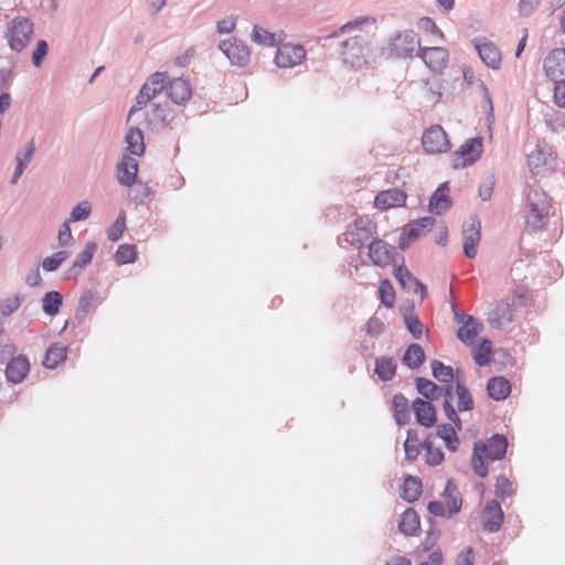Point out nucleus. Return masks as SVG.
<instances>
[{"label":"nucleus","mask_w":565,"mask_h":565,"mask_svg":"<svg viewBox=\"0 0 565 565\" xmlns=\"http://www.w3.org/2000/svg\"><path fill=\"white\" fill-rule=\"evenodd\" d=\"M90 212V203L88 201H82L76 206L73 207L70 218H67V221L71 223L85 221L89 217Z\"/></svg>","instance_id":"obj_54"},{"label":"nucleus","mask_w":565,"mask_h":565,"mask_svg":"<svg viewBox=\"0 0 565 565\" xmlns=\"http://www.w3.org/2000/svg\"><path fill=\"white\" fill-rule=\"evenodd\" d=\"M419 46L418 34L412 29H406L391 35L382 53L390 58L406 60L415 56Z\"/></svg>","instance_id":"obj_4"},{"label":"nucleus","mask_w":565,"mask_h":565,"mask_svg":"<svg viewBox=\"0 0 565 565\" xmlns=\"http://www.w3.org/2000/svg\"><path fill=\"white\" fill-rule=\"evenodd\" d=\"M406 199L407 194L403 190L388 189L376 194L374 205L380 210H388L405 205Z\"/></svg>","instance_id":"obj_26"},{"label":"nucleus","mask_w":565,"mask_h":565,"mask_svg":"<svg viewBox=\"0 0 565 565\" xmlns=\"http://www.w3.org/2000/svg\"><path fill=\"white\" fill-rule=\"evenodd\" d=\"M552 199L541 189H530L524 205V225L529 233L543 232L550 222Z\"/></svg>","instance_id":"obj_2"},{"label":"nucleus","mask_w":565,"mask_h":565,"mask_svg":"<svg viewBox=\"0 0 565 565\" xmlns=\"http://www.w3.org/2000/svg\"><path fill=\"white\" fill-rule=\"evenodd\" d=\"M413 409L415 413L416 420L419 425L430 428L436 425V411L433 404L422 398H416L413 402Z\"/></svg>","instance_id":"obj_29"},{"label":"nucleus","mask_w":565,"mask_h":565,"mask_svg":"<svg viewBox=\"0 0 565 565\" xmlns=\"http://www.w3.org/2000/svg\"><path fill=\"white\" fill-rule=\"evenodd\" d=\"M443 408L445 412V415L449 422L452 423V425L458 429L461 430L462 423L460 417L458 416L455 407L452 406L451 402L444 401Z\"/></svg>","instance_id":"obj_63"},{"label":"nucleus","mask_w":565,"mask_h":565,"mask_svg":"<svg viewBox=\"0 0 565 565\" xmlns=\"http://www.w3.org/2000/svg\"><path fill=\"white\" fill-rule=\"evenodd\" d=\"M402 362L411 370H416L425 362V352L418 343H412L407 347L402 358Z\"/></svg>","instance_id":"obj_39"},{"label":"nucleus","mask_w":565,"mask_h":565,"mask_svg":"<svg viewBox=\"0 0 565 565\" xmlns=\"http://www.w3.org/2000/svg\"><path fill=\"white\" fill-rule=\"evenodd\" d=\"M287 38L284 30L270 32L263 26L255 24L252 29L250 40L257 45L266 47H278Z\"/></svg>","instance_id":"obj_24"},{"label":"nucleus","mask_w":565,"mask_h":565,"mask_svg":"<svg viewBox=\"0 0 565 565\" xmlns=\"http://www.w3.org/2000/svg\"><path fill=\"white\" fill-rule=\"evenodd\" d=\"M404 322L407 330L415 339H420L423 337L424 324L413 310L404 315Z\"/></svg>","instance_id":"obj_51"},{"label":"nucleus","mask_w":565,"mask_h":565,"mask_svg":"<svg viewBox=\"0 0 565 565\" xmlns=\"http://www.w3.org/2000/svg\"><path fill=\"white\" fill-rule=\"evenodd\" d=\"M307 60V50L302 44L282 42L275 52V65L287 70L301 65Z\"/></svg>","instance_id":"obj_9"},{"label":"nucleus","mask_w":565,"mask_h":565,"mask_svg":"<svg viewBox=\"0 0 565 565\" xmlns=\"http://www.w3.org/2000/svg\"><path fill=\"white\" fill-rule=\"evenodd\" d=\"M22 300L23 298L20 295H15L12 298L6 299L0 303V315L2 317L10 316L20 308Z\"/></svg>","instance_id":"obj_59"},{"label":"nucleus","mask_w":565,"mask_h":565,"mask_svg":"<svg viewBox=\"0 0 565 565\" xmlns=\"http://www.w3.org/2000/svg\"><path fill=\"white\" fill-rule=\"evenodd\" d=\"M126 230V216H125V213L121 212L118 217L116 218V221L114 222V224L110 226V228L107 231V237L109 241L111 242H117L124 231Z\"/></svg>","instance_id":"obj_58"},{"label":"nucleus","mask_w":565,"mask_h":565,"mask_svg":"<svg viewBox=\"0 0 565 565\" xmlns=\"http://www.w3.org/2000/svg\"><path fill=\"white\" fill-rule=\"evenodd\" d=\"M508 448V439L501 434H494L484 443L476 441L471 459L473 471L481 478L488 476V467L484 463L483 455L491 460H501Z\"/></svg>","instance_id":"obj_3"},{"label":"nucleus","mask_w":565,"mask_h":565,"mask_svg":"<svg viewBox=\"0 0 565 565\" xmlns=\"http://www.w3.org/2000/svg\"><path fill=\"white\" fill-rule=\"evenodd\" d=\"M374 364V373L382 382H388L396 375L397 362L393 356H379Z\"/></svg>","instance_id":"obj_33"},{"label":"nucleus","mask_w":565,"mask_h":565,"mask_svg":"<svg viewBox=\"0 0 565 565\" xmlns=\"http://www.w3.org/2000/svg\"><path fill=\"white\" fill-rule=\"evenodd\" d=\"M376 225L369 217H356L347 231L338 236V244L347 247L362 248L376 236Z\"/></svg>","instance_id":"obj_7"},{"label":"nucleus","mask_w":565,"mask_h":565,"mask_svg":"<svg viewBox=\"0 0 565 565\" xmlns=\"http://www.w3.org/2000/svg\"><path fill=\"white\" fill-rule=\"evenodd\" d=\"M396 256V247L384 239L373 238L369 243V258L375 266L386 267L395 262Z\"/></svg>","instance_id":"obj_16"},{"label":"nucleus","mask_w":565,"mask_h":565,"mask_svg":"<svg viewBox=\"0 0 565 565\" xmlns=\"http://www.w3.org/2000/svg\"><path fill=\"white\" fill-rule=\"evenodd\" d=\"M35 142H34V139H31L24 150L22 151H18L15 153V162L17 164L23 167V168H26L29 166V163L31 162L34 153H35Z\"/></svg>","instance_id":"obj_57"},{"label":"nucleus","mask_w":565,"mask_h":565,"mask_svg":"<svg viewBox=\"0 0 565 565\" xmlns=\"http://www.w3.org/2000/svg\"><path fill=\"white\" fill-rule=\"evenodd\" d=\"M422 448L426 451V463L435 467L444 461V452L440 448H434V436L429 435L422 444Z\"/></svg>","instance_id":"obj_47"},{"label":"nucleus","mask_w":565,"mask_h":565,"mask_svg":"<svg viewBox=\"0 0 565 565\" xmlns=\"http://www.w3.org/2000/svg\"><path fill=\"white\" fill-rule=\"evenodd\" d=\"M422 444L418 433L415 429H408L406 440L404 443L405 459L414 462L420 454Z\"/></svg>","instance_id":"obj_42"},{"label":"nucleus","mask_w":565,"mask_h":565,"mask_svg":"<svg viewBox=\"0 0 565 565\" xmlns=\"http://www.w3.org/2000/svg\"><path fill=\"white\" fill-rule=\"evenodd\" d=\"M384 330L385 326L383 321L375 316H372L365 323V332L367 335L372 338L380 337L384 332Z\"/></svg>","instance_id":"obj_60"},{"label":"nucleus","mask_w":565,"mask_h":565,"mask_svg":"<svg viewBox=\"0 0 565 565\" xmlns=\"http://www.w3.org/2000/svg\"><path fill=\"white\" fill-rule=\"evenodd\" d=\"M540 3L541 0H520L518 3L519 15L523 18L530 17Z\"/></svg>","instance_id":"obj_62"},{"label":"nucleus","mask_w":565,"mask_h":565,"mask_svg":"<svg viewBox=\"0 0 565 565\" xmlns=\"http://www.w3.org/2000/svg\"><path fill=\"white\" fill-rule=\"evenodd\" d=\"M114 259L117 265L132 264L138 259V250L134 244H121L118 246Z\"/></svg>","instance_id":"obj_48"},{"label":"nucleus","mask_w":565,"mask_h":565,"mask_svg":"<svg viewBox=\"0 0 565 565\" xmlns=\"http://www.w3.org/2000/svg\"><path fill=\"white\" fill-rule=\"evenodd\" d=\"M433 376L440 383L449 384L455 380L454 369L441 361L434 360L430 364Z\"/></svg>","instance_id":"obj_49"},{"label":"nucleus","mask_w":565,"mask_h":565,"mask_svg":"<svg viewBox=\"0 0 565 565\" xmlns=\"http://www.w3.org/2000/svg\"><path fill=\"white\" fill-rule=\"evenodd\" d=\"M483 151L482 138L467 139L454 153V168H463L473 164L480 159Z\"/></svg>","instance_id":"obj_12"},{"label":"nucleus","mask_w":565,"mask_h":565,"mask_svg":"<svg viewBox=\"0 0 565 565\" xmlns=\"http://www.w3.org/2000/svg\"><path fill=\"white\" fill-rule=\"evenodd\" d=\"M34 34V23L28 17L17 15L6 23L4 39L12 52L24 51Z\"/></svg>","instance_id":"obj_5"},{"label":"nucleus","mask_w":565,"mask_h":565,"mask_svg":"<svg viewBox=\"0 0 565 565\" xmlns=\"http://www.w3.org/2000/svg\"><path fill=\"white\" fill-rule=\"evenodd\" d=\"M482 526L489 533H497L503 523L504 513L497 500L487 502L482 510Z\"/></svg>","instance_id":"obj_23"},{"label":"nucleus","mask_w":565,"mask_h":565,"mask_svg":"<svg viewBox=\"0 0 565 565\" xmlns=\"http://www.w3.org/2000/svg\"><path fill=\"white\" fill-rule=\"evenodd\" d=\"M423 492V484L419 478L407 476L401 489V497L407 502H415Z\"/></svg>","instance_id":"obj_38"},{"label":"nucleus","mask_w":565,"mask_h":565,"mask_svg":"<svg viewBox=\"0 0 565 565\" xmlns=\"http://www.w3.org/2000/svg\"><path fill=\"white\" fill-rule=\"evenodd\" d=\"M554 163L552 149L545 142H539L527 156L529 168L537 175L552 171Z\"/></svg>","instance_id":"obj_10"},{"label":"nucleus","mask_w":565,"mask_h":565,"mask_svg":"<svg viewBox=\"0 0 565 565\" xmlns=\"http://www.w3.org/2000/svg\"><path fill=\"white\" fill-rule=\"evenodd\" d=\"M100 303L102 298L97 292L92 290L84 291L79 297L78 305L75 310V319L78 322H83Z\"/></svg>","instance_id":"obj_30"},{"label":"nucleus","mask_w":565,"mask_h":565,"mask_svg":"<svg viewBox=\"0 0 565 565\" xmlns=\"http://www.w3.org/2000/svg\"><path fill=\"white\" fill-rule=\"evenodd\" d=\"M394 276L405 291L425 297L426 287L404 265L396 266Z\"/></svg>","instance_id":"obj_27"},{"label":"nucleus","mask_w":565,"mask_h":565,"mask_svg":"<svg viewBox=\"0 0 565 565\" xmlns=\"http://www.w3.org/2000/svg\"><path fill=\"white\" fill-rule=\"evenodd\" d=\"M169 75L167 72H154L151 74L143 85L141 86L136 103L129 110V117L141 110L150 100L156 98L162 90L166 92Z\"/></svg>","instance_id":"obj_8"},{"label":"nucleus","mask_w":565,"mask_h":565,"mask_svg":"<svg viewBox=\"0 0 565 565\" xmlns=\"http://www.w3.org/2000/svg\"><path fill=\"white\" fill-rule=\"evenodd\" d=\"M376 20L370 15L352 19L326 36V39H341L339 42V56L341 62L353 70H361L367 64L371 53Z\"/></svg>","instance_id":"obj_1"},{"label":"nucleus","mask_w":565,"mask_h":565,"mask_svg":"<svg viewBox=\"0 0 565 565\" xmlns=\"http://www.w3.org/2000/svg\"><path fill=\"white\" fill-rule=\"evenodd\" d=\"M422 143L428 153L446 152L451 147L446 131L439 125L431 126L423 134Z\"/></svg>","instance_id":"obj_15"},{"label":"nucleus","mask_w":565,"mask_h":565,"mask_svg":"<svg viewBox=\"0 0 565 565\" xmlns=\"http://www.w3.org/2000/svg\"><path fill=\"white\" fill-rule=\"evenodd\" d=\"M554 102L558 107L565 108V79L554 81Z\"/></svg>","instance_id":"obj_64"},{"label":"nucleus","mask_w":565,"mask_h":565,"mask_svg":"<svg viewBox=\"0 0 565 565\" xmlns=\"http://www.w3.org/2000/svg\"><path fill=\"white\" fill-rule=\"evenodd\" d=\"M441 498L444 502L434 500L428 503L427 509L433 515L451 519L461 511L462 497L454 478L447 480Z\"/></svg>","instance_id":"obj_6"},{"label":"nucleus","mask_w":565,"mask_h":565,"mask_svg":"<svg viewBox=\"0 0 565 565\" xmlns=\"http://www.w3.org/2000/svg\"><path fill=\"white\" fill-rule=\"evenodd\" d=\"M416 56L422 58L425 65L434 73L440 72L446 67L449 58L448 50L440 46L422 47L416 52Z\"/></svg>","instance_id":"obj_19"},{"label":"nucleus","mask_w":565,"mask_h":565,"mask_svg":"<svg viewBox=\"0 0 565 565\" xmlns=\"http://www.w3.org/2000/svg\"><path fill=\"white\" fill-rule=\"evenodd\" d=\"M392 404L395 422L399 426L408 424L411 420L408 399L402 393H397L393 396Z\"/></svg>","instance_id":"obj_37"},{"label":"nucleus","mask_w":565,"mask_h":565,"mask_svg":"<svg viewBox=\"0 0 565 565\" xmlns=\"http://www.w3.org/2000/svg\"><path fill=\"white\" fill-rule=\"evenodd\" d=\"M126 150L134 156H142L145 152L143 132L138 127H131L125 136Z\"/></svg>","instance_id":"obj_36"},{"label":"nucleus","mask_w":565,"mask_h":565,"mask_svg":"<svg viewBox=\"0 0 565 565\" xmlns=\"http://www.w3.org/2000/svg\"><path fill=\"white\" fill-rule=\"evenodd\" d=\"M173 119L174 113L168 104H154L148 121L156 128H162Z\"/></svg>","instance_id":"obj_35"},{"label":"nucleus","mask_w":565,"mask_h":565,"mask_svg":"<svg viewBox=\"0 0 565 565\" xmlns=\"http://www.w3.org/2000/svg\"><path fill=\"white\" fill-rule=\"evenodd\" d=\"M68 257L70 253L67 250H60L52 256L44 258L42 262V268L47 273L55 271Z\"/></svg>","instance_id":"obj_52"},{"label":"nucleus","mask_w":565,"mask_h":565,"mask_svg":"<svg viewBox=\"0 0 565 565\" xmlns=\"http://www.w3.org/2000/svg\"><path fill=\"white\" fill-rule=\"evenodd\" d=\"M456 394L458 397V411L459 412H468L473 409L475 402L472 398V395L468 387L466 386L465 382L456 379Z\"/></svg>","instance_id":"obj_45"},{"label":"nucleus","mask_w":565,"mask_h":565,"mask_svg":"<svg viewBox=\"0 0 565 565\" xmlns=\"http://www.w3.org/2000/svg\"><path fill=\"white\" fill-rule=\"evenodd\" d=\"M491 342L487 339H483L478 349L473 354V359L476 363L480 366H484L491 361Z\"/></svg>","instance_id":"obj_53"},{"label":"nucleus","mask_w":565,"mask_h":565,"mask_svg":"<svg viewBox=\"0 0 565 565\" xmlns=\"http://www.w3.org/2000/svg\"><path fill=\"white\" fill-rule=\"evenodd\" d=\"M545 75L552 81L565 79V49H554L544 60Z\"/></svg>","instance_id":"obj_20"},{"label":"nucleus","mask_w":565,"mask_h":565,"mask_svg":"<svg viewBox=\"0 0 565 565\" xmlns=\"http://www.w3.org/2000/svg\"><path fill=\"white\" fill-rule=\"evenodd\" d=\"M218 49L234 66L242 67L249 63L250 52L248 46L236 38L221 41Z\"/></svg>","instance_id":"obj_13"},{"label":"nucleus","mask_w":565,"mask_h":565,"mask_svg":"<svg viewBox=\"0 0 565 565\" xmlns=\"http://www.w3.org/2000/svg\"><path fill=\"white\" fill-rule=\"evenodd\" d=\"M66 355H67V349L65 345H63L61 343H53L46 350V353H45V356L43 360V365L46 369H54L58 364H61L62 362L65 361Z\"/></svg>","instance_id":"obj_40"},{"label":"nucleus","mask_w":565,"mask_h":565,"mask_svg":"<svg viewBox=\"0 0 565 565\" xmlns=\"http://www.w3.org/2000/svg\"><path fill=\"white\" fill-rule=\"evenodd\" d=\"M398 530L406 536H416L419 533V515L413 508H408L402 513Z\"/></svg>","instance_id":"obj_32"},{"label":"nucleus","mask_w":565,"mask_h":565,"mask_svg":"<svg viewBox=\"0 0 565 565\" xmlns=\"http://www.w3.org/2000/svg\"><path fill=\"white\" fill-rule=\"evenodd\" d=\"M481 239V222L478 216L472 215L462 228L463 254L472 259L478 254V245Z\"/></svg>","instance_id":"obj_14"},{"label":"nucleus","mask_w":565,"mask_h":565,"mask_svg":"<svg viewBox=\"0 0 565 565\" xmlns=\"http://www.w3.org/2000/svg\"><path fill=\"white\" fill-rule=\"evenodd\" d=\"M458 429L450 424H443L437 427V436L445 441L446 447L455 452L459 447Z\"/></svg>","instance_id":"obj_44"},{"label":"nucleus","mask_w":565,"mask_h":565,"mask_svg":"<svg viewBox=\"0 0 565 565\" xmlns=\"http://www.w3.org/2000/svg\"><path fill=\"white\" fill-rule=\"evenodd\" d=\"M138 175V162L129 156L124 154L117 164V179L121 185L132 186Z\"/></svg>","instance_id":"obj_25"},{"label":"nucleus","mask_w":565,"mask_h":565,"mask_svg":"<svg viewBox=\"0 0 565 565\" xmlns=\"http://www.w3.org/2000/svg\"><path fill=\"white\" fill-rule=\"evenodd\" d=\"M30 372V361L26 355L19 354L7 363L4 373L8 382L17 385L22 383Z\"/></svg>","instance_id":"obj_21"},{"label":"nucleus","mask_w":565,"mask_h":565,"mask_svg":"<svg viewBox=\"0 0 565 565\" xmlns=\"http://www.w3.org/2000/svg\"><path fill=\"white\" fill-rule=\"evenodd\" d=\"M488 395L494 401H503L511 393V384L503 376L491 377L487 383Z\"/></svg>","instance_id":"obj_34"},{"label":"nucleus","mask_w":565,"mask_h":565,"mask_svg":"<svg viewBox=\"0 0 565 565\" xmlns=\"http://www.w3.org/2000/svg\"><path fill=\"white\" fill-rule=\"evenodd\" d=\"M449 192V183L443 182L433 193L429 204L428 211L434 215H440L441 213L449 210L452 205V200L448 195Z\"/></svg>","instance_id":"obj_28"},{"label":"nucleus","mask_w":565,"mask_h":565,"mask_svg":"<svg viewBox=\"0 0 565 565\" xmlns=\"http://www.w3.org/2000/svg\"><path fill=\"white\" fill-rule=\"evenodd\" d=\"M473 46L479 57L486 66L492 70H499L502 61L499 47L484 36H478L472 40Z\"/></svg>","instance_id":"obj_18"},{"label":"nucleus","mask_w":565,"mask_h":565,"mask_svg":"<svg viewBox=\"0 0 565 565\" xmlns=\"http://www.w3.org/2000/svg\"><path fill=\"white\" fill-rule=\"evenodd\" d=\"M166 94L175 105H185L192 96L191 83L183 77L168 79Z\"/></svg>","instance_id":"obj_22"},{"label":"nucleus","mask_w":565,"mask_h":565,"mask_svg":"<svg viewBox=\"0 0 565 565\" xmlns=\"http://www.w3.org/2000/svg\"><path fill=\"white\" fill-rule=\"evenodd\" d=\"M435 223L436 220L431 216H425L408 223L403 227V231L399 235L398 247L402 250L406 249L414 241L429 233L433 230Z\"/></svg>","instance_id":"obj_11"},{"label":"nucleus","mask_w":565,"mask_h":565,"mask_svg":"<svg viewBox=\"0 0 565 565\" xmlns=\"http://www.w3.org/2000/svg\"><path fill=\"white\" fill-rule=\"evenodd\" d=\"M97 250V245L94 242L86 243L84 249L77 254L75 257L72 267L66 273V279L77 277L81 275L83 269L92 263L95 252Z\"/></svg>","instance_id":"obj_31"},{"label":"nucleus","mask_w":565,"mask_h":565,"mask_svg":"<svg viewBox=\"0 0 565 565\" xmlns=\"http://www.w3.org/2000/svg\"><path fill=\"white\" fill-rule=\"evenodd\" d=\"M415 382L417 392L426 397L428 402L439 398L443 394V387L430 380L416 377Z\"/></svg>","instance_id":"obj_43"},{"label":"nucleus","mask_w":565,"mask_h":565,"mask_svg":"<svg viewBox=\"0 0 565 565\" xmlns=\"http://www.w3.org/2000/svg\"><path fill=\"white\" fill-rule=\"evenodd\" d=\"M49 45L45 40H40L32 54V63L35 67H40L47 55Z\"/></svg>","instance_id":"obj_61"},{"label":"nucleus","mask_w":565,"mask_h":565,"mask_svg":"<svg viewBox=\"0 0 565 565\" xmlns=\"http://www.w3.org/2000/svg\"><path fill=\"white\" fill-rule=\"evenodd\" d=\"M426 89V98L431 104H437L441 100L443 97V81L438 77H434L433 79H428L425 83Z\"/></svg>","instance_id":"obj_50"},{"label":"nucleus","mask_w":565,"mask_h":565,"mask_svg":"<svg viewBox=\"0 0 565 565\" xmlns=\"http://www.w3.org/2000/svg\"><path fill=\"white\" fill-rule=\"evenodd\" d=\"M455 318L461 327L457 330V338L466 345H471L476 337L482 331V324L471 315L459 312L452 305Z\"/></svg>","instance_id":"obj_17"},{"label":"nucleus","mask_w":565,"mask_h":565,"mask_svg":"<svg viewBox=\"0 0 565 565\" xmlns=\"http://www.w3.org/2000/svg\"><path fill=\"white\" fill-rule=\"evenodd\" d=\"M495 495L504 500L513 495V487L511 481L505 476H499L495 481Z\"/></svg>","instance_id":"obj_56"},{"label":"nucleus","mask_w":565,"mask_h":565,"mask_svg":"<svg viewBox=\"0 0 565 565\" xmlns=\"http://www.w3.org/2000/svg\"><path fill=\"white\" fill-rule=\"evenodd\" d=\"M513 315L509 303L500 302L491 311L489 322L492 327L501 328L503 324L512 321Z\"/></svg>","instance_id":"obj_41"},{"label":"nucleus","mask_w":565,"mask_h":565,"mask_svg":"<svg viewBox=\"0 0 565 565\" xmlns=\"http://www.w3.org/2000/svg\"><path fill=\"white\" fill-rule=\"evenodd\" d=\"M63 302V295L57 290L46 292L42 298V310L47 316H55Z\"/></svg>","instance_id":"obj_46"},{"label":"nucleus","mask_w":565,"mask_h":565,"mask_svg":"<svg viewBox=\"0 0 565 565\" xmlns=\"http://www.w3.org/2000/svg\"><path fill=\"white\" fill-rule=\"evenodd\" d=\"M381 301L386 308H392L395 301V291L390 280L385 279L381 281L379 287Z\"/></svg>","instance_id":"obj_55"}]
</instances>
